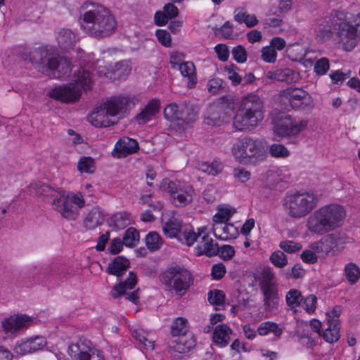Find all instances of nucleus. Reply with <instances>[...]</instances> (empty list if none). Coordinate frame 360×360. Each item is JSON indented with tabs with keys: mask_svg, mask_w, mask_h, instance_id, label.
I'll return each mask as SVG.
<instances>
[{
	"mask_svg": "<svg viewBox=\"0 0 360 360\" xmlns=\"http://www.w3.org/2000/svg\"><path fill=\"white\" fill-rule=\"evenodd\" d=\"M134 338L141 344L145 349L153 350L155 347V342L148 338L147 333L143 329H136L133 331Z\"/></svg>",
	"mask_w": 360,
	"mask_h": 360,
	"instance_id": "obj_47",
	"label": "nucleus"
},
{
	"mask_svg": "<svg viewBox=\"0 0 360 360\" xmlns=\"http://www.w3.org/2000/svg\"><path fill=\"white\" fill-rule=\"evenodd\" d=\"M330 68L329 60L323 57L316 60L314 66V70L318 75H324L327 73Z\"/></svg>",
	"mask_w": 360,
	"mask_h": 360,
	"instance_id": "obj_55",
	"label": "nucleus"
},
{
	"mask_svg": "<svg viewBox=\"0 0 360 360\" xmlns=\"http://www.w3.org/2000/svg\"><path fill=\"white\" fill-rule=\"evenodd\" d=\"M91 8L84 12L80 19L82 30L96 38H104L113 34L117 20L110 9L98 4L89 3Z\"/></svg>",
	"mask_w": 360,
	"mask_h": 360,
	"instance_id": "obj_3",
	"label": "nucleus"
},
{
	"mask_svg": "<svg viewBox=\"0 0 360 360\" xmlns=\"http://www.w3.org/2000/svg\"><path fill=\"white\" fill-rule=\"evenodd\" d=\"M344 273L347 282L350 285H355L360 279V268L354 262L345 264Z\"/></svg>",
	"mask_w": 360,
	"mask_h": 360,
	"instance_id": "obj_39",
	"label": "nucleus"
},
{
	"mask_svg": "<svg viewBox=\"0 0 360 360\" xmlns=\"http://www.w3.org/2000/svg\"><path fill=\"white\" fill-rule=\"evenodd\" d=\"M233 212L229 208H220L213 217L214 222H227L231 217Z\"/></svg>",
	"mask_w": 360,
	"mask_h": 360,
	"instance_id": "obj_61",
	"label": "nucleus"
},
{
	"mask_svg": "<svg viewBox=\"0 0 360 360\" xmlns=\"http://www.w3.org/2000/svg\"><path fill=\"white\" fill-rule=\"evenodd\" d=\"M160 101L158 98L151 99L148 104L136 115V120L139 124H145L152 120L160 112Z\"/></svg>",
	"mask_w": 360,
	"mask_h": 360,
	"instance_id": "obj_24",
	"label": "nucleus"
},
{
	"mask_svg": "<svg viewBox=\"0 0 360 360\" xmlns=\"http://www.w3.org/2000/svg\"><path fill=\"white\" fill-rule=\"evenodd\" d=\"M234 226L227 222H214L213 233L216 238L220 240H227L231 236V230Z\"/></svg>",
	"mask_w": 360,
	"mask_h": 360,
	"instance_id": "obj_37",
	"label": "nucleus"
},
{
	"mask_svg": "<svg viewBox=\"0 0 360 360\" xmlns=\"http://www.w3.org/2000/svg\"><path fill=\"white\" fill-rule=\"evenodd\" d=\"M232 333L231 328L224 323L216 326L213 332V340L219 347H225L229 345L230 335Z\"/></svg>",
	"mask_w": 360,
	"mask_h": 360,
	"instance_id": "obj_29",
	"label": "nucleus"
},
{
	"mask_svg": "<svg viewBox=\"0 0 360 360\" xmlns=\"http://www.w3.org/2000/svg\"><path fill=\"white\" fill-rule=\"evenodd\" d=\"M155 35L159 42L165 47H170L172 45V39L170 34L165 30H158Z\"/></svg>",
	"mask_w": 360,
	"mask_h": 360,
	"instance_id": "obj_63",
	"label": "nucleus"
},
{
	"mask_svg": "<svg viewBox=\"0 0 360 360\" xmlns=\"http://www.w3.org/2000/svg\"><path fill=\"white\" fill-rule=\"evenodd\" d=\"M110 115L103 105L94 108L93 112L88 116L89 122L95 127H108L114 124L110 118Z\"/></svg>",
	"mask_w": 360,
	"mask_h": 360,
	"instance_id": "obj_23",
	"label": "nucleus"
},
{
	"mask_svg": "<svg viewBox=\"0 0 360 360\" xmlns=\"http://www.w3.org/2000/svg\"><path fill=\"white\" fill-rule=\"evenodd\" d=\"M207 87L208 91L213 95L219 94L226 91L224 81L218 77L210 79L207 82Z\"/></svg>",
	"mask_w": 360,
	"mask_h": 360,
	"instance_id": "obj_50",
	"label": "nucleus"
},
{
	"mask_svg": "<svg viewBox=\"0 0 360 360\" xmlns=\"http://www.w3.org/2000/svg\"><path fill=\"white\" fill-rule=\"evenodd\" d=\"M235 252L234 248L230 245H224L220 248L217 246V254H219L224 260L232 259Z\"/></svg>",
	"mask_w": 360,
	"mask_h": 360,
	"instance_id": "obj_60",
	"label": "nucleus"
},
{
	"mask_svg": "<svg viewBox=\"0 0 360 360\" xmlns=\"http://www.w3.org/2000/svg\"><path fill=\"white\" fill-rule=\"evenodd\" d=\"M181 103L179 105L176 103L168 104L164 109V117L166 120L175 122L179 121V118H182L181 115Z\"/></svg>",
	"mask_w": 360,
	"mask_h": 360,
	"instance_id": "obj_42",
	"label": "nucleus"
},
{
	"mask_svg": "<svg viewBox=\"0 0 360 360\" xmlns=\"http://www.w3.org/2000/svg\"><path fill=\"white\" fill-rule=\"evenodd\" d=\"M278 102L285 109L295 111L310 112L314 106L311 96L302 88L288 87L281 90L278 96Z\"/></svg>",
	"mask_w": 360,
	"mask_h": 360,
	"instance_id": "obj_8",
	"label": "nucleus"
},
{
	"mask_svg": "<svg viewBox=\"0 0 360 360\" xmlns=\"http://www.w3.org/2000/svg\"><path fill=\"white\" fill-rule=\"evenodd\" d=\"M122 240L125 246L135 247L139 241V232L135 228L129 227L125 231Z\"/></svg>",
	"mask_w": 360,
	"mask_h": 360,
	"instance_id": "obj_46",
	"label": "nucleus"
},
{
	"mask_svg": "<svg viewBox=\"0 0 360 360\" xmlns=\"http://www.w3.org/2000/svg\"><path fill=\"white\" fill-rule=\"evenodd\" d=\"M303 300L302 307L309 314H313L316 311L317 297L314 295H309Z\"/></svg>",
	"mask_w": 360,
	"mask_h": 360,
	"instance_id": "obj_57",
	"label": "nucleus"
},
{
	"mask_svg": "<svg viewBox=\"0 0 360 360\" xmlns=\"http://www.w3.org/2000/svg\"><path fill=\"white\" fill-rule=\"evenodd\" d=\"M221 106L218 104H211L207 109L205 122L209 125H219L221 122Z\"/></svg>",
	"mask_w": 360,
	"mask_h": 360,
	"instance_id": "obj_40",
	"label": "nucleus"
},
{
	"mask_svg": "<svg viewBox=\"0 0 360 360\" xmlns=\"http://www.w3.org/2000/svg\"><path fill=\"white\" fill-rule=\"evenodd\" d=\"M269 77L271 79L278 82L292 84L299 80L300 74L298 72L290 68L278 69L274 71L269 72Z\"/></svg>",
	"mask_w": 360,
	"mask_h": 360,
	"instance_id": "obj_26",
	"label": "nucleus"
},
{
	"mask_svg": "<svg viewBox=\"0 0 360 360\" xmlns=\"http://www.w3.org/2000/svg\"><path fill=\"white\" fill-rule=\"evenodd\" d=\"M188 321L186 318L177 317L171 327V333L174 337H180L186 335L188 330Z\"/></svg>",
	"mask_w": 360,
	"mask_h": 360,
	"instance_id": "obj_43",
	"label": "nucleus"
},
{
	"mask_svg": "<svg viewBox=\"0 0 360 360\" xmlns=\"http://www.w3.org/2000/svg\"><path fill=\"white\" fill-rule=\"evenodd\" d=\"M207 300L209 302L216 307H224L225 294L222 290L214 289L208 292Z\"/></svg>",
	"mask_w": 360,
	"mask_h": 360,
	"instance_id": "obj_48",
	"label": "nucleus"
},
{
	"mask_svg": "<svg viewBox=\"0 0 360 360\" xmlns=\"http://www.w3.org/2000/svg\"><path fill=\"white\" fill-rule=\"evenodd\" d=\"M160 188L166 192L172 203L177 207H183L190 204L195 195L193 186L179 181H172L165 178L160 183Z\"/></svg>",
	"mask_w": 360,
	"mask_h": 360,
	"instance_id": "obj_9",
	"label": "nucleus"
},
{
	"mask_svg": "<svg viewBox=\"0 0 360 360\" xmlns=\"http://www.w3.org/2000/svg\"><path fill=\"white\" fill-rule=\"evenodd\" d=\"M178 70L184 77H187V87L189 89L194 88L198 81L194 63L191 61H184L179 65Z\"/></svg>",
	"mask_w": 360,
	"mask_h": 360,
	"instance_id": "obj_30",
	"label": "nucleus"
},
{
	"mask_svg": "<svg viewBox=\"0 0 360 360\" xmlns=\"http://www.w3.org/2000/svg\"><path fill=\"white\" fill-rule=\"evenodd\" d=\"M163 231L167 237L176 238L182 244L191 246L197 240L198 237L201 235L199 232L196 233L193 229L184 228L183 225L176 220H169L163 226Z\"/></svg>",
	"mask_w": 360,
	"mask_h": 360,
	"instance_id": "obj_15",
	"label": "nucleus"
},
{
	"mask_svg": "<svg viewBox=\"0 0 360 360\" xmlns=\"http://www.w3.org/2000/svg\"><path fill=\"white\" fill-rule=\"evenodd\" d=\"M137 283V276L136 274L134 271H130L129 273L128 277L124 281L116 284L112 291L111 295L112 297L117 299L122 295L126 294L127 290H132L134 288Z\"/></svg>",
	"mask_w": 360,
	"mask_h": 360,
	"instance_id": "obj_28",
	"label": "nucleus"
},
{
	"mask_svg": "<svg viewBox=\"0 0 360 360\" xmlns=\"http://www.w3.org/2000/svg\"><path fill=\"white\" fill-rule=\"evenodd\" d=\"M46 345V340L44 337L36 336L18 342L14 352L18 355H25L41 349Z\"/></svg>",
	"mask_w": 360,
	"mask_h": 360,
	"instance_id": "obj_20",
	"label": "nucleus"
},
{
	"mask_svg": "<svg viewBox=\"0 0 360 360\" xmlns=\"http://www.w3.org/2000/svg\"><path fill=\"white\" fill-rule=\"evenodd\" d=\"M160 281L168 291L179 297H184L194 284V276L183 265L168 266L160 275Z\"/></svg>",
	"mask_w": 360,
	"mask_h": 360,
	"instance_id": "obj_6",
	"label": "nucleus"
},
{
	"mask_svg": "<svg viewBox=\"0 0 360 360\" xmlns=\"http://www.w3.org/2000/svg\"><path fill=\"white\" fill-rule=\"evenodd\" d=\"M195 345L196 341L193 335H185L179 337L171 343L169 347V352L170 353L173 352L181 354L186 353L193 349L195 347Z\"/></svg>",
	"mask_w": 360,
	"mask_h": 360,
	"instance_id": "obj_25",
	"label": "nucleus"
},
{
	"mask_svg": "<svg viewBox=\"0 0 360 360\" xmlns=\"http://www.w3.org/2000/svg\"><path fill=\"white\" fill-rule=\"evenodd\" d=\"M82 89L70 82L58 85L50 89L47 94L52 99L63 103H74L78 101L82 96Z\"/></svg>",
	"mask_w": 360,
	"mask_h": 360,
	"instance_id": "obj_16",
	"label": "nucleus"
},
{
	"mask_svg": "<svg viewBox=\"0 0 360 360\" xmlns=\"http://www.w3.org/2000/svg\"><path fill=\"white\" fill-rule=\"evenodd\" d=\"M327 327L323 331L321 337L328 343L333 344L338 342L340 338V326L335 323H326Z\"/></svg>",
	"mask_w": 360,
	"mask_h": 360,
	"instance_id": "obj_36",
	"label": "nucleus"
},
{
	"mask_svg": "<svg viewBox=\"0 0 360 360\" xmlns=\"http://www.w3.org/2000/svg\"><path fill=\"white\" fill-rule=\"evenodd\" d=\"M75 86H79L84 91L89 90L92 88V74L84 69H79L75 73Z\"/></svg>",
	"mask_w": 360,
	"mask_h": 360,
	"instance_id": "obj_33",
	"label": "nucleus"
},
{
	"mask_svg": "<svg viewBox=\"0 0 360 360\" xmlns=\"http://www.w3.org/2000/svg\"><path fill=\"white\" fill-rule=\"evenodd\" d=\"M75 35L69 29H61L57 36V41L62 49H68L72 47L75 43Z\"/></svg>",
	"mask_w": 360,
	"mask_h": 360,
	"instance_id": "obj_35",
	"label": "nucleus"
},
{
	"mask_svg": "<svg viewBox=\"0 0 360 360\" xmlns=\"http://www.w3.org/2000/svg\"><path fill=\"white\" fill-rule=\"evenodd\" d=\"M316 38L330 39L335 34L345 51H352L360 40V13L333 10L323 17L314 30Z\"/></svg>",
	"mask_w": 360,
	"mask_h": 360,
	"instance_id": "obj_1",
	"label": "nucleus"
},
{
	"mask_svg": "<svg viewBox=\"0 0 360 360\" xmlns=\"http://www.w3.org/2000/svg\"><path fill=\"white\" fill-rule=\"evenodd\" d=\"M129 266L130 262L128 259L123 256H117L108 264L106 272L119 278L126 273Z\"/></svg>",
	"mask_w": 360,
	"mask_h": 360,
	"instance_id": "obj_27",
	"label": "nucleus"
},
{
	"mask_svg": "<svg viewBox=\"0 0 360 360\" xmlns=\"http://www.w3.org/2000/svg\"><path fill=\"white\" fill-rule=\"evenodd\" d=\"M77 170L80 173L94 174L96 170V162L89 156H82L77 163Z\"/></svg>",
	"mask_w": 360,
	"mask_h": 360,
	"instance_id": "obj_41",
	"label": "nucleus"
},
{
	"mask_svg": "<svg viewBox=\"0 0 360 360\" xmlns=\"http://www.w3.org/2000/svg\"><path fill=\"white\" fill-rule=\"evenodd\" d=\"M139 150V146L136 140L129 137H122L115 143L112 155L114 158H123L136 153Z\"/></svg>",
	"mask_w": 360,
	"mask_h": 360,
	"instance_id": "obj_19",
	"label": "nucleus"
},
{
	"mask_svg": "<svg viewBox=\"0 0 360 360\" xmlns=\"http://www.w3.org/2000/svg\"><path fill=\"white\" fill-rule=\"evenodd\" d=\"M279 247L283 251L288 253H295L302 249V245L292 240H282L279 243Z\"/></svg>",
	"mask_w": 360,
	"mask_h": 360,
	"instance_id": "obj_56",
	"label": "nucleus"
},
{
	"mask_svg": "<svg viewBox=\"0 0 360 360\" xmlns=\"http://www.w3.org/2000/svg\"><path fill=\"white\" fill-rule=\"evenodd\" d=\"M259 286L263 295L265 311H271L278 308V292L274 281V274L269 270L264 271L259 279Z\"/></svg>",
	"mask_w": 360,
	"mask_h": 360,
	"instance_id": "obj_12",
	"label": "nucleus"
},
{
	"mask_svg": "<svg viewBox=\"0 0 360 360\" xmlns=\"http://www.w3.org/2000/svg\"><path fill=\"white\" fill-rule=\"evenodd\" d=\"M233 175L236 179L241 183H245L250 179L251 173L244 168L236 167L233 171Z\"/></svg>",
	"mask_w": 360,
	"mask_h": 360,
	"instance_id": "obj_62",
	"label": "nucleus"
},
{
	"mask_svg": "<svg viewBox=\"0 0 360 360\" xmlns=\"http://www.w3.org/2000/svg\"><path fill=\"white\" fill-rule=\"evenodd\" d=\"M146 245L150 252H154L160 248L162 240L160 236L155 232H149L145 238Z\"/></svg>",
	"mask_w": 360,
	"mask_h": 360,
	"instance_id": "obj_45",
	"label": "nucleus"
},
{
	"mask_svg": "<svg viewBox=\"0 0 360 360\" xmlns=\"http://www.w3.org/2000/svg\"><path fill=\"white\" fill-rule=\"evenodd\" d=\"M134 105L131 98L124 95L112 96L103 104L110 117H123Z\"/></svg>",
	"mask_w": 360,
	"mask_h": 360,
	"instance_id": "obj_17",
	"label": "nucleus"
},
{
	"mask_svg": "<svg viewBox=\"0 0 360 360\" xmlns=\"http://www.w3.org/2000/svg\"><path fill=\"white\" fill-rule=\"evenodd\" d=\"M69 355L75 360H105L103 352L90 340L80 338L68 347Z\"/></svg>",
	"mask_w": 360,
	"mask_h": 360,
	"instance_id": "obj_14",
	"label": "nucleus"
},
{
	"mask_svg": "<svg viewBox=\"0 0 360 360\" xmlns=\"http://www.w3.org/2000/svg\"><path fill=\"white\" fill-rule=\"evenodd\" d=\"M270 261L278 268H283L288 264L287 257L281 250L274 252L270 257Z\"/></svg>",
	"mask_w": 360,
	"mask_h": 360,
	"instance_id": "obj_54",
	"label": "nucleus"
},
{
	"mask_svg": "<svg viewBox=\"0 0 360 360\" xmlns=\"http://www.w3.org/2000/svg\"><path fill=\"white\" fill-rule=\"evenodd\" d=\"M341 314L342 307L340 305H335L331 310L326 312V322L340 326L339 318Z\"/></svg>",
	"mask_w": 360,
	"mask_h": 360,
	"instance_id": "obj_53",
	"label": "nucleus"
},
{
	"mask_svg": "<svg viewBox=\"0 0 360 360\" xmlns=\"http://www.w3.org/2000/svg\"><path fill=\"white\" fill-rule=\"evenodd\" d=\"M103 216L97 208L91 209L84 219V226L87 230H93L102 224Z\"/></svg>",
	"mask_w": 360,
	"mask_h": 360,
	"instance_id": "obj_32",
	"label": "nucleus"
},
{
	"mask_svg": "<svg viewBox=\"0 0 360 360\" xmlns=\"http://www.w3.org/2000/svg\"><path fill=\"white\" fill-rule=\"evenodd\" d=\"M226 272L225 265L222 263H218L212 266L211 275L214 280L218 281L224 276Z\"/></svg>",
	"mask_w": 360,
	"mask_h": 360,
	"instance_id": "obj_64",
	"label": "nucleus"
},
{
	"mask_svg": "<svg viewBox=\"0 0 360 360\" xmlns=\"http://www.w3.org/2000/svg\"><path fill=\"white\" fill-rule=\"evenodd\" d=\"M307 126L306 120H295L291 116L286 115L283 119L277 122L274 125L275 134L281 137L296 136L302 131Z\"/></svg>",
	"mask_w": 360,
	"mask_h": 360,
	"instance_id": "obj_18",
	"label": "nucleus"
},
{
	"mask_svg": "<svg viewBox=\"0 0 360 360\" xmlns=\"http://www.w3.org/2000/svg\"><path fill=\"white\" fill-rule=\"evenodd\" d=\"M131 213L120 211L113 214L109 219L110 226L117 229H124L131 223Z\"/></svg>",
	"mask_w": 360,
	"mask_h": 360,
	"instance_id": "obj_31",
	"label": "nucleus"
},
{
	"mask_svg": "<svg viewBox=\"0 0 360 360\" xmlns=\"http://www.w3.org/2000/svg\"><path fill=\"white\" fill-rule=\"evenodd\" d=\"M302 300L301 292L297 289H290L285 295L286 304L292 310L296 309L300 305Z\"/></svg>",
	"mask_w": 360,
	"mask_h": 360,
	"instance_id": "obj_44",
	"label": "nucleus"
},
{
	"mask_svg": "<svg viewBox=\"0 0 360 360\" xmlns=\"http://www.w3.org/2000/svg\"><path fill=\"white\" fill-rule=\"evenodd\" d=\"M37 194L53 198L52 207L68 221L76 220L80 210L85 206V200L81 192L76 193L66 191L61 188L56 189L41 184L37 191Z\"/></svg>",
	"mask_w": 360,
	"mask_h": 360,
	"instance_id": "obj_2",
	"label": "nucleus"
},
{
	"mask_svg": "<svg viewBox=\"0 0 360 360\" xmlns=\"http://www.w3.org/2000/svg\"><path fill=\"white\" fill-rule=\"evenodd\" d=\"M346 217L345 208L331 203L320 207L307 218L306 226L313 234L323 236L342 226Z\"/></svg>",
	"mask_w": 360,
	"mask_h": 360,
	"instance_id": "obj_4",
	"label": "nucleus"
},
{
	"mask_svg": "<svg viewBox=\"0 0 360 360\" xmlns=\"http://www.w3.org/2000/svg\"><path fill=\"white\" fill-rule=\"evenodd\" d=\"M348 242L349 238L345 233L336 232L328 234L320 240L311 243L310 247L316 253L324 257L342 251Z\"/></svg>",
	"mask_w": 360,
	"mask_h": 360,
	"instance_id": "obj_11",
	"label": "nucleus"
},
{
	"mask_svg": "<svg viewBox=\"0 0 360 360\" xmlns=\"http://www.w3.org/2000/svg\"><path fill=\"white\" fill-rule=\"evenodd\" d=\"M232 56L238 63H243L247 60V52L242 45H238L233 49Z\"/></svg>",
	"mask_w": 360,
	"mask_h": 360,
	"instance_id": "obj_59",
	"label": "nucleus"
},
{
	"mask_svg": "<svg viewBox=\"0 0 360 360\" xmlns=\"http://www.w3.org/2000/svg\"><path fill=\"white\" fill-rule=\"evenodd\" d=\"M180 112L182 118H179V121H181L188 124L193 123L197 120L198 112L195 110V108L192 105L187 103H181Z\"/></svg>",
	"mask_w": 360,
	"mask_h": 360,
	"instance_id": "obj_38",
	"label": "nucleus"
},
{
	"mask_svg": "<svg viewBox=\"0 0 360 360\" xmlns=\"http://www.w3.org/2000/svg\"><path fill=\"white\" fill-rule=\"evenodd\" d=\"M238 70V68L234 64H230L225 67L228 78L233 86L240 84L243 81L242 77L237 72Z\"/></svg>",
	"mask_w": 360,
	"mask_h": 360,
	"instance_id": "obj_51",
	"label": "nucleus"
},
{
	"mask_svg": "<svg viewBox=\"0 0 360 360\" xmlns=\"http://www.w3.org/2000/svg\"><path fill=\"white\" fill-rule=\"evenodd\" d=\"M32 323V319L25 314L11 316L2 321V327L7 333H15L28 328Z\"/></svg>",
	"mask_w": 360,
	"mask_h": 360,
	"instance_id": "obj_21",
	"label": "nucleus"
},
{
	"mask_svg": "<svg viewBox=\"0 0 360 360\" xmlns=\"http://www.w3.org/2000/svg\"><path fill=\"white\" fill-rule=\"evenodd\" d=\"M318 201L317 195L312 191H297L285 196L283 205L290 217L301 219L315 209Z\"/></svg>",
	"mask_w": 360,
	"mask_h": 360,
	"instance_id": "obj_7",
	"label": "nucleus"
},
{
	"mask_svg": "<svg viewBox=\"0 0 360 360\" xmlns=\"http://www.w3.org/2000/svg\"><path fill=\"white\" fill-rule=\"evenodd\" d=\"M270 155L276 158H285L290 155V151L282 144L273 143L269 147Z\"/></svg>",
	"mask_w": 360,
	"mask_h": 360,
	"instance_id": "obj_52",
	"label": "nucleus"
},
{
	"mask_svg": "<svg viewBox=\"0 0 360 360\" xmlns=\"http://www.w3.org/2000/svg\"><path fill=\"white\" fill-rule=\"evenodd\" d=\"M59 58L58 53L51 51L46 47L34 49L29 53L30 62L37 71L42 73L56 70L59 67Z\"/></svg>",
	"mask_w": 360,
	"mask_h": 360,
	"instance_id": "obj_13",
	"label": "nucleus"
},
{
	"mask_svg": "<svg viewBox=\"0 0 360 360\" xmlns=\"http://www.w3.org/2000/svg\"><path fill=\"white\" fill-rule=\"evenodd\" d=\"M205 228L199 229L201 233V240L199 241L197 246L195 248V254L196 256L206 255L212 257L217 254V243H214L213 239L207 233H205ZM199 236L198 237V238Z\"/></svg>",
	"mask_w": 360,
	"mask_h": 360,
	"instance_id": "obj_22",
	"label": "nucleus"
},
{
	"mask_svg": "<svg viewBox=\"0 0 360 360\" xmlns=\"http://www.w3.org/2000/svg\"><path fill=\"white\" fill-rule=\"evenodd\" d=\"M264 117V104L260 97L249 94L240 103L233 120V126L238 131H251L262 122Z\"/></svg>",
	"mask_w": 360,
	"mask_h": 360,
	"instance_id": "obj_5",
	"label": "nucleus"
},
{
	"mask_svg": "<svg viewBox=\"0 0 360 360\" xmlns=\"http://www.w3.org/2000/svg\"><path fill=\"white\" fill-rule=\"evenodd\" d=\"M232 153L240 163H248L253 159L259 160L264 155L263 143L259 139L245 136L238 139L233 144Z\"/></svg>",
	"mask_w": 360,
	"mask_h": 360,
	"instance_id": "obj_10",
	"label": "nucleus"
},
{
	"mask_svg": "<svg viewBox=\"0 0 360 360\" xmlns=\"http://www.w3.org/2000/svg\"><path fill=\"white\" fill-rule=\"evenodd\" d=\"M223 167L219 160H214L211 163H202L200 169L209 175L217 176L221 172Z\"/></svg>",
	"mask_w": 360,
	"mask_h": 360,
	"instance_id": "obj_49",
	"label": "nucleus"
},
{
	"mask_svg": "<svg viewBox=\"0 0 360 360\" xmlns=\"http://www.w3.org/2000/svg\"><path fill=\"white\" fill-rule=\"evenodd\" d=\"M277 53L271 46H266L262 49V58L264 61L274 63L276 60Z\"/></svg>",
	"mask_w": 360,
	"mask_h": 360,
	"instance_id": "obj_58",
	"label": "nucleus"
},
{
	"mask_svg": "<svg viewBox=\"0 0 360 360\" xmlns=\"http://www.w3.org/2000/svg\"><path fill=\"white\" fill-rule=\"evenodd\" d=\"M283 332V329L276 322L269 321L262 322L257 328L258 334L262 336L273 333L276 338H279Z\"/></svg>",
	"mask_w": 360,
	"mask_h": 360,
	"instance_id": "obj_34",
	"label": "nucleus"
}]
</instances>
